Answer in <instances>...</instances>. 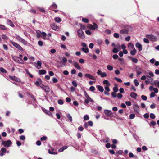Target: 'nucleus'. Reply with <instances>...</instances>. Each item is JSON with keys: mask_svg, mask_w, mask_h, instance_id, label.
<instances>
[{"mask_svg": "<svg viewBox=\"0 0 159 159\" xmlns=\"http://www.w3.org/2000/svg\"><path fill=\"white\" fill-rule=\"evenodd\" d=\"M113 90L114 91V92L116 93L118 91V89L116 87H115L113 88Z\"/></svg>", "mask_w": 159, "mask_h": 159, "instance_id": "774afa93", "label": "nucleus"}, {"mask_svg": "<svg viewBox=\"0 0 159 159\" xmlns=\"http://www.w3.org/2000/svg\"><path fill=\"white\" fill-rule=\"evenodd\" d=\"M141 98L144 100H146L147 99V97L145 95H142L141 96Z\"/></svg>", "mask_w": 159, "mask_h": 159, "instance_id": "5fc2aeb1", "label": "nucleus"}, {"mask_svg": "<svg viewBox=\"0 0 159 159\" xmlns=\"http://www.w3.org/2000/svg\"><path fill=\"white\" fill-rule=\"evenodd\" d=\"M54 151V149H52L51 150V151L50 149L48 150V152L49 153L52 154H57V152H55Z\"/></svg>", "mask_w": 159, "mask_h": 159, "instance_id": "b1692460", "label": "nucleus"}, {"mask_svg": "<svg viewBox=\"0 0 159 159\" xmlns=\"http://www.w3.org/2000/svg\"><path fill=\"white\" fill-rule=\"evenodd\" d=\"M81 49L84 52L86 53H88L89 52V50L87 47L83 48Z\"/></svg>", "mask_w": 159, "mask_h": 159, "instance_id": "c85d7f7f", "label": "nucleus"}, {"mask_svg": "<svg viewBox=\"0 0 159 159\" xmlns=\"http://www.w3.org/2000/svg\"><path fill=\"white\" fill-rule=\"evenodd\" d=\"M37 37L38 38L41 37L43 39H50L49 37L51 36V33H49L47 34L45 32H42L39 30L37 31Z\"/></svg>", "mask_w": 159, "mask_h": 159, "instance_id": "f257e3e1", "label": "nucleus"}, {"mask_svg": "<svg viewBox=\"0 0 159 159\" xmlns=\"http://www.w3.org/2000/svg\"><path fill=\"white\" fill-rule=\"evenodd\" d=\"M107 76V73L105 72H104L102 73L101 75V77H104Z\"/></svg>", "mask_w": 159, "mask_h": 159, "instance_id": "79ce46f5", "label": "nucleus"}, {"mask_svg": "<svg viewBox=\"0 0 159 159\" xmlns=\"http://www.w3.org/2000/svg\"><path fill=\"white\" fill-rule=\"evenodd\" d=\"M25 70L27 74L28 75L30 78H32L33 77V75L29 72L28 70L26 69Z\"/></svg>", "mask_w": 159, "mask_h": 159, "instance_id": "7c9ffc66", "label": "nucleus"}, {"mask_svg": "<svg viewBox=\"0 0 159 159\" xmlns=\"http://www.w3.org/2000/svg\"><path fill=\"white\" fill-rule=\"evenodd\" d=\"M0 29L5 30L6 29V27L4 25H0Z\"/></svg>", "mask_w": 159, "mask_h": 159, "instance_id": "603ef678", "label": "nucleus"}, {"mask_svg": "<svg viewBox=\"0 0 159 159\" xmlns=\"http://www.w3.org/2000/svg\"><path fill=\"white\" fill-rule=\"evenodd\" d=\"M57 7V5L55 3H53L49 7L50 10H52L53 9H56Z\"/></svg>", "mask_w": 159, "mask_h": 159, "instance_id": "412c9836", "label": "nucleus"}, {"mask_svg": "<svg viewBox=\"0 0 159 159\" xmlns=\"http://www.w3.org/2000/svg\"><path fill=\"white\" fill-rule=\"evenodd\" d=\"M118 50L116 48H114L113 50V52L114 53H117L118 52Z\"/></svg>", "mask_w": 159, "mask_h": 159, "instance_id": "0e129e2a", "label": "nucleus"}, {"mask_svg": "<svg viewBox=\"0 0 159 159\" xmlns=\"http://www.w3.org/2000/svg\"><path fill=\"white\" fill-rule=\"evenodd\" d=\"M7 23L8 25H10L12 27H13L15 26L12 22L10 20H7Z\"/></svg>", "mask_w": 159, "mask_h": 159, "instance_id": "a211bd4d", "label": "nucleus"}, {"mask_svg": "<svg viewBox=\"0 0 159 159\" xmlns=\"http://www.w3.org/2000/svg\"><path fill=\"white\" fill-rule=\"evenodd\" d=\"M58 103L60 105H62L63 104V101L61 99H59L58 101Z\"/></svg>", "mask_w": 159, "mask_h": 159, "instance_id": "a18cd8bd", "label": "nucleus"}, {"mask_svg": "<svg viewBox=\"0 0 159 159\" xmlns=\"http://www.w3.org/2000/svg\"><path fill=\"white\" fill-rule=\"evenodd\" d=\"M87 123L90 126H93V122L92 121H88V122Z\"/></svg>", "mask_w": 159, "mask_h": 159, "instance_id": "6e6d98bb", "label": "nucleus"}, {"mask_svg": "<svg viewBox=\"0 0 159 159\" xmlns=\"http://www.w3.org/2000/svg\"><path fill=\"white\" fill-rule=\"evenodd\" d=\"M129 117L130 119H132L135 117V115L134 114H131L130 115Z\"/></svg>", "mask_w": 159, "mask_h": 159, "instance_id": "c03bdc74", "label": "nucleus"}, {"mask_svg": "<svg viewBox=\"0 0 159 159\" xmlns=\"http://www.w3.org/2000/svg\"><path fill=\"white\" fill-rule=\"evenodd\" d=\"M87 78H89L90 79L93 80H95V78L92 75L89 74H85L84 75Z\"/></svg>", "mask_w": 159, "mask_h": 159, "instance_id": "ddd939ff", "label": "nucleus"}, {"mask_svg": "<svg viewBox=\"0 0 159 159\" xmlns=\"http://www.w3.org/2000/svg\"><path fill=\"white\" fill-rule=\"evenodd\" d=\"M107 69L109 71H111L113 69V67L111 65H107Z\"/></svg>", "mask_w": 159, "mask_h": 159, "instance_id": "473e14b6", "label": "nucleus"}, {"mask_svg": "<svg viewBox=\"0 0 159 159\" xmlns=\"http://www.w3.org/2000/svg\"><path fill=\"white\" fill-rule=\"evenodd\" d=\"M55 20L57 22L59 23L61 21V20L60 18L56 17L55 18Z\"/></svg>", "mask_w": 159, "mask_h": 159, "instance_id": "72a5a7b5", "label": "nucleus"}, {"mask_svg": "<svg viewBox=\"0 0 159 159\" xmlns=\"http://www.w3.org/2000/svg\"><path fill=\"white\" fill-rule=\"evenodd\" d=\"M79 62L81 64L83 63L85 61L84 59L82 58L79 59Z\"/></svg>", "mask_w": 159, "mask_h": 159, "instance_id": "bf43d9fd", "label": "nucleus"}, {"mask_svg": "<svg viewBox=\"0 0 159 159\" xmlns=\"http://www.w3.org/2000/svg\"><path fill=\"white\" fill-rule=\"evenodd\" d=\"M130 52V54L132 55H134L136 53V51L135 48L132 49Z\"/></svg>", "mask_w": 159, "mask_h": 159, "instance_id": "2f4dec72", "label": "nucleus"}, {"mask_svg": "<svg viewBox=\"0 0 159 159\" xmlns=\"http://www.w3.org/2000/svg\"><path fill=\"white\" fill-rule=\"evenodd\" d=\"M44 112H45L46 114L51 116L52 115V114L49 111L45 110L44 111Z\"/></svg>", "mask_w": 159, "mask_h": 159, "instance_id": "58836bf2", "label": "nucleus"}, {"mask_svg": "<svg viewBox=\"0 0 159 159\" xmlns=\"http://www.w3.org/2000/svg\"><path fill=\"white\" fill-rule=\"evenodd\" d=\"M85 33L86 34L89 35H90L91 34V32L89 30H86Z\"/></svg>", "mask_w": 159, "mask_h": 159, "instance_id": "4d7b16f0", "label": "nucleus"}, {"mask_svg": "<svg viewBox=\"0 0 159 159\" xmlns=\"http://www.w3.org/2000/svg\"><path fill=\"white\" fill-rule=\"evenodd\" d=\"M43 90H44L45 92L49 93L50 91V89L47 86H45L44 87V88Z\"/></svg>", "mask_w": 159, "mask_h": 159, "instance_id": "4be33fe9", "label": "nucleus"}, {"mask_svg": "<svg viewBox=\"0 0 159 159\" xmlns=\"http://www.w3.org/2000/svg\"><path fill=\"white\" fill-rule=\"evenodd\" d=\"M13 60L16 62L19 63L23 64V61L22 58H20L19 57L14 56L12 57Z\"/></svg>", "mask_w": 159, "mask_h": 159, "instance_id": "39448f33", "label": "nucleus"}, {"mask_svg": "<svg viewBox=\"0 0 159 159\" xmlns=\"http://www.w3.org/2000/svg\"><path fill=\"white\" fill-rule=\"evenodd\" d=\"M135 70L137 72V76L141 74L142 72V69L139 66L136 67Z\"/></svg>", "mask_w": 159, "mask_h": 159, "instance_id": "9d476101", "label": "nucleus"}, {"mask_svg": "<svg viewBox=\"0 0 159 159\" xmlns=\"http://www.w3.org/2000/svg\"><path fill=\"white\" fill-rule=\"evenodd\" d=\"M0 71L2 73H6L7 71L6 70L2 67L0 68Z\"/></svg>", "mask_w": 159, "mask_h": 159, "instance_id": "49530a36", "label": "nucleus"}, {"mask_svg": "<svg viewBox=\"0 0 159 159\" xmlns=\"http://www.w3.org/2000/svg\"><path fill=\"white\" fill-rule=\"evenodd\" d=\"M84 95L86 98V99H85L84 102V104L85 105L88 104L89 103V102H93V100L92 99L88 94L87 92L85 91L84 92Z\"/></svg>", "mask_w": 159, "mask_h": 159, "instance_id": "f03ea898", "label": "nucleus"}, {"mask_svg": "<svg viewBox=\"0 0 159 159\" xmlns=\"http://www.w3.org/2000/svg\"><path fill=\"white\" fill-rule=\"evenodd\" d=\"M78 34L79 37H80L81 39H83L84 37V34L83 31L80 30H78Z\"/></svg>", "mask_w": 159, "mask_h": 159, "instance_id": "9b49d317", "label": "nucleus"}, {"mask_svg": "<svg viewBox=\"0 0 159 159\" xmlns=\"http://www.w3.org/2000/svg\"><path fill=\"white\" fill-rule=\"evenodd\" d=\"M150 117L152 119H154L155 117V115L153 113H151L150 114Z\"/></svg>", "mask_w": 159, "mask_h": 159, "instance_id": "de8ad7c7", "label": "nucleus"}, {"mask_svg": "<svg viewBox=\"0 0 159 159\" xmlns=\"http://www.w3.org/2000/svg\"><path fill=\"white\" fill-rule=\"evenodd\" d=\"M134 111L137 113L139 114L140 111V109L139 106L137 104L134 105L133 106Z\"/></svg>", "mask_w": 159, "mask_h": 159, "instance_id": "6e6552de", "label": "nucleus"}, {"mask_svg": "<svg viewBox=\"0 0 159 159\" xmlns=\"http://www.w3.org/2000/svg\"><path fill=\"white\" fill-rule=\"evenodd\" d=\"M89 119V116L88 115H86L84 116V120H87Z\"/></svg>", "mask_w": 159, "mask_h": 159, "instance_id": "a19ab883", "label": "nucleus"}, {"mask_svg": "<svg viewBox=\"0 0 159 159\" xmlns=\"http://www.w3.org/2000/svg\"><path fill=\"white\" fill-rule=\"evenodd\" d=\"M68 147L67 146H64L60 148L58 150V151L60 152H63L65 149H66Z\"/></svg>", "mask_w": 159, "mask_h": 159, "instance_id": "a878e982", "label": "nucleus"}, {"mask_svg": "<svg viewBox=\"0 0 159 159\" xmlns=\"http://www.w3.org/2000/svg\"><path fill=\"white\" fill-rule=\"evenodd\" d=\"M150 107L152 109L155 108L156 107V104L155 103H153L150 105Z\"/></svg>", "mask_w": 159, "mask_h": 159, "instance_id": "864d4df0", "label": "nucleus"}, {"mask_svg": "<svg viewBox=\"0 0 159 159\" xmlns=\"http://www.w3.org/2000/svg\"><path fill=\"white\" fill-rule=\"evenodd\" d=\"M143 116L144 118L147 119L149 118V115L148 113H145L144 115Z\"/></svg>", "mask_w": 159, "mask_h": 159, "instance_id": "338daca9", "label": "nucleus"}, {"mask_svg": "<svg viewBox=\"0 0 159 159\" xmlns=\"http://www.w3.org/2000/svg\"><path fill=\"white\" fill-rule=\"evenodd\" d=\"M11 43L13 46L16 47L18 50H20L21 51H23V48L19 44L16 43L15 42L12 41H11Z\"/></svg>", "mask_w": 159, "mask_h": 159, "instance_id": "423d86ee", "label": "nucleus"}, {"mask_svg": "<svg viewBox=\"0 0 159 159\" xmlns=\"http://www.w3.org/2000/svg\"><path fill=\"white\" fill-rule=\"evenodd\" d=\"M104 113L106 116H111L113 115L111 111L107 109L104 110Z\"/></svg>", "mask_w": 159, "mask_h": 159, "instance_id": "0eeeda50", "label": "nucleus"}, {"mask_svg": "<svg viewBox=\"0 0 159 159\" xmlns=\"http://www.w3.org/2000/svg\"><path fill=\"white\" fill-rule=\"evenodd\" d=\"M130 96L132 98L134 99H136V97L137 96V94L136 93H134V92H132L130 93Z\"/></svg>", "mask_w": 159, "mask_h": 159, "instance_id": "aec40b11", "label": "nucleus"}, {"mask_svg": "<svg viewBox=\"0 0 159 159\" xmlns=\"http://www.w3.org/2000/svg\"><path fill=\"white\" fill-rule=\"evenodd\" d=\"M33 64L34 65L35 64H36L35 66L38 69H40L41 68V64L42 63L40 61H38L37 62V64L35 62H33Z\"/></svg>", "mask_w": 159, "mask_h": 159, "instance_id": "1a4fd4ad", "label": "nucleus"}, {"mask_svg": "<svg viewBox=\"0 0 159 159\" xmlns=\"http://www.w3.org/2000/svg\"><path fill=\"white\" fill-rule=\"evenodd\" d=\"M35 85L38 86H39L42 83V81L39 78L37 81L35 82Z\"/></svg>", "mask_w": 159, "mask_h": 159, "instance_id": "dca6fc26", "label": "nucleus"}, {"mask_svg": "<svg viewBox=\"0 0 159 159\" xmlns=\"http://www.w3.org/2000/svg\"><path fill=\"white\" fill-rule=\"evenodd\" d=\"M129 32V30L127 29H124L121 30L120 32L122 34H127Z\"/></svg>", "mask_w": 159, "mask_h": 159, "instance_id": "6ab92c4d", "label": "nucleus"}, {"mask_svg": "<svg viewBox=\"0 0 159 159\" xmlns=\"http://www.w3.org/2000/svg\"><path fill=\"white\" fill-rule=\"evenodd\" d=\"M136 47L138 48L139 51H141L142 50V46L139 43H136Z\"/></svg>", "mask_w": 159, "mask_h": 159, "instance_id": "2eb2a0df", "label": "nucleus"}, {"mask_svg": "<svg viewBox=\"0 0 159 159\" xmlns=\"http://www.w3.org/2000/svg\"><path fill=\"white\" fill-rule=\"evenodd\" d=\"M89 89L91 91H93L95 89V88L94 86H91L90 87Z\"/></svg>", "mask_w": 159, "mask_h": 159, "instance_id": "680f3d73", "label": "nucleus"}, {"mask_svg": "<svg viewBox=\"0 0 159 159\" xmlns=\"http://www.w3.org/2000/svg\"><path fill=\"white\" fill-rule=\"evenodd\" d=\"M52 28L54 30H58L59 27L54 23H52L51 25Z\"/></svg>", "mask_w": 159, "mask_h": 159, "instance_id": "4468645a", "label": "nucleus"}, {"mask_svg": "<svg viewBox=\"0 0 159 159\" xmlns=\"http://www.w3.org/2000/svg\"><path fill=\"white\" fill-rule=\"evenodd\" d=\"M82 21L83 22L86 23H88L89 22V20L87 18H83L82 19Z\"/></svg>", "mask_w": 159, "mask_h": 159, "instance_id": "e433bc0d", "label": "nucleus"}, {"mask_svg": "<svg viewBox=\"0 0 159 159\" xmlns=\"http://www.w3.org/2000/svg\"><path fill=\"white\" fill-rule=\"evenodd\" d=\"M114 79L116 80H117L118 82H122V80L118 78L117 77H115L114 78Z\"/></svg>", "mask_w": 159, "mask_h": 159, "instance_id": "3c124183", "label": "nucleus"}, {"mask_svg": "<svg viewBox=\"0 0 159 159\" xmlns=\"http://www.w3.org/2000/svg\"><path fill=\"white\" fill-rule=\"evenodd\" d=\"M67 117L69 119V120L70 121H72V117L69 114H68L67 115Z\"/></svg>", "mask_w": 159, "mask_h": 159, "instance_id": "f704fd0d", "label": "nucleus"}, {"mask_svg": "<svg viewBox=\"0 0 159 159\" xmlns=\"http://www.w3.org/2000/svg\"><path fill=\"white\" fill-rule=\"evenodd\" d=\"M146 37L149 39H151V40H152V39H156L155 36L152 34H147L146 35Z\"/></svg>", "mask_w": 159, "mask_h": 159, "instance_id": "f3484780", "label": "nucleus"}, {"mask_svg": "<svg viewBox=\"0 0 159 159\" xmlns=\"http://www.w3.org/2000/svg\"><path fill=\"white\" fill-rule=\"evenodd\" d=\"M129 49L132 50L134 48L133 44L132 43H129L128 45Z\"/></svg>", "mask_w": 159, "mask_h": 159, "instance_id": "393cba45", "label": "nucleus"}, {"mask_svg": "<svg viewBox=\"0 0 159 159\" xmlns=\"http://www.w3.org/2000/svg\"><path fill=\"white\" fill-rule=\"evenodd\" d=\"M103 83L104 84H106L107 86H109L110 85V83L107 80H105L103 81Z\"/></svg>", "mask_w": 159, "mask_h": 159, "instance_id": "c756f323", "label": "nucleus"}, {"mask_svg": "<svg viewBox=\"0 0 159 159\" xmlns=\"http://www.w3.org/2000/svg\"><path fill=\"white\" fill-rule=\"evenodd\" d=\"M2 39H7L8 38L7 36L5 35H2Z\"/></svg>", "mask_w": 159, "mask_h": 159, "instance_id": "09e8293b", "label": "nucleus"}, {"mask_svg": "<svg viewBox=\"0 0 159 159\" xmlns=\"http://www.w3.org/2000/svg\"><path fill=\"white\" fill-rule=\"evenodd\" d=\"M134 82L135 84V86H137L139 85V83L137 80H134Z\"/></svg>", "mask_w": 159, "mask_h": 159, "instance_id": "ea45409f", "label": "nucleus"}, {"mask_svg": "<svg viewBox=\"0 0 159 159\" xmlns=\"http://www.w3.org/2000/svg\"><path fill=\"white\" fill-rule=\"evenodd\" d=\"M93 25L91 24H88L87 25V27L92 30H95L97 29L98 27L97 24L95 23H93Z\"/></svg>", "mask_w": 159, "mask_h": 159, "instance_id": "7ed1b4c3", "label": "nucleus"}, {"mask_svg": "<svg viewBox=\"0 0 159 159\" xmlns=\"http://www.w3.org/2000/svg\"><path fill=\"white\" fill-rule=\"evenodd\" d=\"M79 25L81 29L85 30L86 29L85 26L84 25H83L82 24H80Z\"/></svg>", "mask_w": 159, "mask_h": 159, "instance_id": "8fccbe9b", "label": "nucleus"}, {"mask_svg": "<svg viewBox=\"0 0 159 159\" xmlns=\"http://www.w3.org/2000/svg\"><path fill=\"white\" fill-rule=\"evenodd\" d=\"M46 73V71L44 70H40L39 71V74L40 75L44 74Z\"/></svg>", "mask_w": 159, "mask_h": 159, "instance_id": "cd10ccee", "label": "nucleus"}, {"mask_svg": "<svg viewBox=\"0 0 159 159\" xmlns=\"http://www.w3.org/2000/svg\"><path fill=\"white\" fill-rule=\"evenodd\" d=\"M73 65L75 68L79 70L81 69V67L78 62L75 61L73 62Z\"/></svg>", "mask_w": 159, "mask_h": 159, "instance_id": "f8f14e48", "label": "nucleus"}, {"mask_svg": "<svg viewBox=\"0 0 159 159\" xmlns=\"http://www.w3.org/2000/svg\"><path fill=\"white\" fill-rule=\"evenodd\" d=\"M38 9L39 11L43 13H44L46 11L44 8H43L39 7Z\"/></svg>", "mask_w": 159, "mask_h": 159, "instance_id": "c9c22d12", "label": "nucleus"}, {"mask_svg": "<svg viewBox=\"0 0 159 159\" xmlns=\"http://www.w3.org/2000/svg\"><path fill=\"white\" fill-rule=\"evenodd\" d=\"M97 87L98 90L101 92H102L104 91V89L100 85H97Z\"/></svg>", "mask_w": 159, "mask_h": 159, "instance_id": "5701e85b", "label": "nucleus"}, {"mask_svg": "<svg viewBox=\"0 0 159 159\" xmlns=\"http://www.w3.org/2000/svg\"><path fill=\"white\" fill-rule=\"evenodd\" d=\"M20 139L21 140H24L25 139V138L24 135H21L20 136Z\"/></svg>", "mask_w": 159, "mask_h": 159, "instance_id": "13d9d810", "label": "nucleus"}, {"mask_svg": "<svg viewBox=\"0 0 159 159\" xmlns=\"http://www.w3.org/2000/svg\"><path fill=\"white\" fill-rule=\"evenodd\" d=\"M38 44L40 46H42L43 45V43L41 40H39L38 42Z\"/></svg>", "mask_w": 159, "mask_h": 159, "instance_id": "69168bd1", "label": "nucleus"}, {"mask_svg": "<svg viewBox=\"0 0 159 159\" xmlns=\"http://www.w3.org/2000/svg\"><path fill=\"white\" fill-rule=\"evenodd\" d=\"M132 61L133 62L135 63H137L138 61V59L136 58H133L132 59Z\"/></svg>", "mask_w": 159, "mask_h": 159, "instance_id": "37998d69", "label": "nucleus"}, {"mask_svg": "<svg viewBox=\"0 0 159 159\" xmlns=\"http://www.w3.org/2000/svg\"><path fill=\"white\" fill-rule=\"evenodd\" d=\"M21 42L25 45L30 46V44L27 42L26 40H21Z\"/></svg>", "mask_w": 159, "mask_h": 159, "instance_id": "4c0bfd02", "label": "nucleus"}, {"mask_svg": "<svg viewBox=\"0 0 159 159\" xmlns=\"http://www.w3.org/2000/svg\"><path fill=\"white\" fill-rule=\"evenodd\" d=\"M10 78L12 80H14L17 82H20V80L19 78H17V77L13 76V77H10Z\"/></svg>", "mask_w": 159, "mask_h": 159, "instance_id": "bb28decb", "label": "nucleus"}, {"mask_svg": "<svg viewBox=\"0 0 159 159\" xmlns=\"http://www.w3.org/2000/svg\"><path fill=\"white\" fill-rule=\"evenodd\" d=\"M52 81L54 83H56L57 82L58 80L55 77H53L52 79Z\"/></svg>", "mask_w": 159, "mask_h": 159, "instance_id": "052dcab7", "label": "nucleus"}, {"mask_svg": "<svg viewBox=\"0 0 159 159\" xmlns=\"http://www.w3.org/2000/svg\"><path fill=\"white\" fill-rule=\"evenodd\" d=\"M11 141L10 140L6 141H2V144L5 147H9L12 145Z\"/></svg>", "mask_w": 159, "mask_h": 159, "instance_id": "20e7f679", "label": "nucleus"}, {"mask_svg": "<svg viewBox=\"0 0 159 159\" xmlns=\"http://www.w3.org/2000/svg\"><path fill=\"white\" fill-rule=\"evenodd\" d=\"M126 104L128 106H130L131 105V102L130 101H126L125 102Z\"/></svg>", "mask_w": 159, "mask_h": 159, "instance_id": "e2e57ef3", "label": "nucleus"}]
</instances>
